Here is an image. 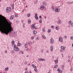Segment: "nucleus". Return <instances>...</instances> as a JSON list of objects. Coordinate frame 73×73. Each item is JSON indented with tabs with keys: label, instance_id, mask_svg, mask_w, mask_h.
<instances>
[{
	"label": "nucleus",
	"instance_id": "obj_1",
	"mask_svg": "<svg viewBox=\"0 0 73 73\" xmlns=\"http://www.w3.org/2000/svg\"><path fill=\"white\" fill-rule=\"evenodd\" d=\"M5 30L3 28L0 27V31H1L2 33H4L6 35H8V33H11V32H13V28L10 25H7L5 27Z\"/></svg>",
	"mask_w": 73,
	"mask_h": 73
},
{
	"label": "nucleus",
	"instance_id": "obj_2",
	"mask_svg": "<svg viewBox=\"0 0 73 73\" xmlns=\"http://www.w3.org/2000/svg\"><path fill=\"white\" fill-rule=\"evenodd\" d=\"M13 45L14 46V49L15 50H17V51H19V48H17L15 44H13Z\"/></svg>",
	"mask_w": 73,
	"mask_h": 73
},
{
	"label": "nucleus",
	"instance_id": "obj_3",
	"mask_svg": "<svg viewBox=\"0 0 73 73\" xmlns=\"http://www.w3.org/2000/svg\"><path fill=\"white\" fill-rule=\"evenodd\" d=\"M59 40L60 42H63V41H62V38L61 37H60L59 38Z\"/></svg>",
	"mask_w": 73,
	"mask_h": 73
},
{
	"label": "nucleus",
	"instance_id": "obj_4",
	"mask_svg": "<svg viewBox=\"0 0 73 73\" xmlns=\"http://www.w3.org/2000/svg\"><path fill=\"white\" fill-rule=\"evenodd\" d=\"M56 9L55 10V12H60V8H58L57 9L55 8Z\"/></svg>",
	"mask_w": 73,
	"mask_h": 73
},
{
	"label": "nucleus",
	"instance_id": "obj_5",
	"mask_svg": "<svg viewBox=\"0 0 73 73\" xmlns=\"http://www.w3.org/2000/svg\"><path fill=\"white\" fill-rule=\"evenodd\" d=\"M50 42L51 44H53L54 42V39L52 38H51L50 39Z\"/></svg>",
	"mask_w": 73,
	"mask_h": 73
},
{
	"label": "nucleus",
	"instance_id": "obj_6",
	"mask_svg": "<svg viewBox=\"0 0 73 73\" xmlns=\"http://www.w3.org/2000/svg\"><path fill=\"white\" fill-rule=\"evenodd\" d=\"M44 7H45L44 5H42L40 7V9H44Z\"/></svg>",
	"mask_w": 73,
	"mask_h": 73
},
{
	"label": "nucleus",
	"instance_id": "obj_7",
	"mask_svg": "<svg viewBox=\"0 0 73 73\" xmlns=\"http://www.w3.org/2000/svg\"><path fill=\"white\" fill-rule=\"evenodd\" d=\"M28 42H27L25 44V47L27 48L28 47Z\"/></svg>",
	"mask_w": 73,
	"mask_h": 73
},
{
	"label": "nucleus",
	"instance_id": "obj_8",
	"mask_svg": "<svg viewBox=\"0 0 73 73\" xmlns=\"http://www.w3.org/2000/svg\"><path fill=\"white\" fill-rule=\"evenodd\" d=\"M13 18H14V16H13V15H11L10 19H11V20H12Z\"/></svg>",
	"mask_w": 73,
	"mask_h": 73
},
{
	"label": "nucleus",
	"instance_id": "obj_9",
	"mask_svg": "<svg viewBox=\"0 0 73 73\" xmlns=\"http://www.w3.org/2000/svg\"><path fill=\"white\" fill-rule=\"evenodd\" d=\"M57 24L59 23V24H61V20L60 19H59V20L57 22Z\"/></svg>",
	"mask_w": 73,
	"mask_h": 73
},
{
	"label": "nucleus",
	"instance_id": "obj_10",
	"mask_svg": "<svg viewBox=\"0 0 73 73\" xmlns=\"http://www.w3.org/2000/svg\"><path fill=\"white\" fill-rule=\"evenodd\" d=\"M50 50L51 52H52V51H53V46H52L50 47Z\"/></svg>",
	"mask_w": 73,
	"mask_h": 73
},
{
	"label": "nucleus",
	"instance_id": "obj_11",
	"mask_svg": "<svg viewBox=\"0 0 73 73\" xmlns=\"http://www.w3.org/2000/svg\"><path fill=\"white\" fill-rule=\"evenodd\" d=\"M35 19H36V20H38V16H35Z\"/></svg>",
	"mask_w": 73,
	"mask_h": 73
},
{
	"label": "nucleus",
	"instance_id": "obj_12",
	"mask_svg": "<svg viewBox=\"0 0 73 73\" xmlns=\"http://www.w3.org/2000/svg\"><path fill=\"white\" fill-rule=\"evenodd\" d=\"M67 3L69 4H73V1L72 2H70V1H68L67 2Z\"/></svg>",
	"mask_w": 73,
	"mask_h": 73
},
{
	"label": "nucleus",
	"instance_id": "obj_13",
	"mask_svg": "<svg viewBox=\"0 0 73 73\" xmlns=\"http://www.w3.org/2000/svg\"><path fill=\"white\" fill-rule=\"evenodd\" d=\"M6 9V11L7 13H8V12H9V10H8V7H7Z\"/></svg>",
	"mask_w": 73,
	"mask_h": 73
},
{
	"label": "nucleus",
	"instance_id": "obj_14",
	"mask_svg": "<svg viewBox=\"0 0 73 73\" xmlns=\"http://www.w3.org/2000/svg\"><path fill=\"white\" fill-rule=\"evenodd\" d=\"M61 49H62V50H65V48H64V46H61Z\"/></svg>",
	"mask_w": 73,
	"mask_h": 73
},
{
	"label": "nucleus",
	"instance_id": "obj_15",
	"mask_svg": "<svg viewBox=\"0 0 73 73\" xmlns=\"http://www.w3.org/2000/svg\"><path fill=\"white\" fill-rule=\"evenodd\" d=\"M28 24H31V20L29 19L28 21Z\"/></svg>",
	"mask_w": 73,
	"mask_h": 73
},
{
	"label": "nucleus",
	"instance_id": "obj_16",
	"mask_svg": "<svg viewBox=\"0 0 73 73\" xmlns=\"http://www.w3.org/2000/svg\"><path fill=\"white\" fill-rule=\"evenodd\" d=\"M54 61H55V62H56V63H55V64L56 65V64H57L58 62V60H55Z\"/></svg>",
	"mask_w": 73,
	"mask_h": 73
},
{
	"label": "nucleus",
	"instance_id": "obj_17",
	"mask_svg": "<svg viewBox=\"0 0 73 73\" xmlns=\"http://www.w3.org/2000/svg\"><path fill=\"white\" fill-rule=\"evenodd\" d=\"M19 41L18 42V46H21V43H19Z\"/></svg>",
	"mask_w": 73,
	"mask_h": 73
},
{
	"label": "nucleus",
	"instance_id": "obj_18",
	"mask_svg": "<svg viewBox=\"0 0 73 73\" xmlns=\"http://www.w3.org/2000/svg\"><path fill=\"white\" fill-rule=\"evenodd\" d=\"M57 71L59 72H60L61 71V69H60V68H58V69H57Z\"/></svg>",
	"mask_w": 73,
	"mask_h": 73
},
{
	"label": "nucleus",
	"instance_id": "obj_19",
	"mask_svg": "<svg viewBox=\"0 0 73 73\" xmlns=\"http://www.w3.org/2000/svg\"><path fill=\"white\" fill-rule=\"evenodd\" d=\"M42 3L44 5H46V2L44 1Z\"/></svg>",
	"mask_w": 73,
	"mask_h": 73
},
{
	"label": "nucleus",
	"instance_id": "obj_20",
	"mask_svg": "<svg viewBox=\"0 0 73 73\" xmlns=\"http://www.w3.org/2000/svg\"><path fill=\"white\" fill-rule=\"evenodd\" d=\"M42 38H44V39H45L46 38V37L45 36L43 35H42Z\"/></svg>",
	"mask_w": 73,
	"mask_h": 73
},
{
	"label": "nucleus",
	"instance_id": "obj_21",
	"mask_svg": "<svg viewBox=\"0 0 73 73\" xmlns=\"http://www.w3.org/2000/svg\"><path fill=\"white\" fill-rule=\"evenodd\" d=\"M8 70H9L8 68H6L5 69V71H8Z\"/></svg>",
	"mask_w": 73,
	"mask_h": 73
},
{
	"label": "nucleus",
	"instance_id": "obj_22",
	"mask_svg": "<svg viewBox=\"0 0 73 73\" xmlns=\"http://www.w3.org/2000/svg\"><path fill=\"white\" fill-rule=\"evenodd\" d=\"M33 34L35 35L37 33V32L36 31H34L33 32Z\"/></svg>",
	"mask_w": 73,
	"mask_h": 73
},
{
	"label": "nucleus",
	"instance_id": "obj_23",
	"mask_svg": "<svg viewBox=\"0 0 73 73\" xmlns=\"http://www.w3.org/2000/svg\"><path fill=\"white\" fill-rule=\"evenodd\" d=\"M41 61H45V59L44 58H41Z\"/></svg>",
	"mask_w": 73,
	"mask_h": 73
},
{
	"label": "nucleus",
	"instance_id": "obj_24",
	"mask_svg": "<svg viewBox=\"0 0 73 73\" xmlns=\"http://www.w3.org/2000/svg\"><path fill=\"white\" fill-rule=\"evenodd\" d=\"M58 67V65H56L54 66V68H57Z\"/></svg>",
	"mask_w": 73,
	"mask_h": 73
},
{
	"label": "nucleus",
	"instance_id": "obj_25",
	"mask_svg": "<svg viewBox=\"0 0 73 73\" xmlns=\"http://www.w3.org/2000/svg\"><path fill=\"white\" fill-rule=\"evenodd\" d=\"M11 43L12 44H15V41L14 40H12V42H11Z\"/></svg>",
	"mask_w": 73,
	"mask_h": 73
},
{
	"label": "nucleus",
	"instance_id": "obj_26",
	"mask_svg": "<svg viewBox=\"0 0 73 73\" xmlns=\"http://www.w3.org/2000/svg\"><path fill=\"white\" fill-rule=\"evenodd\" d=\"M31 44V45H32V42L31 41H30L28 43V44Z\"/></svg>",
	"mask_w": 73,
	"mask_h": 73
},
{
	"label": "nucleus",
	"instance_id": "obj_27",
	"mask_svg": "<svg viewBox=\"0 0 73 73\" xmlns=\"http://www.w3.org/2000/svg\"><path fill=\"white\" fill-rule=\"evenodd\" d=\"M34 70L36 72H37V68H35Z\"/></svg>",
	"mask_w": 73,
	"mask_h": 73
},
{
	"label": "nucleus",
	"instance_id": "obj_28",
	"mask_svg": "<svg viewBox=\"0 0 73 73\" xmlns=\"http://www.w3.org/2000/svg\"><path fill=\"white\" fill-rule=\"evenodd\" d=\"M52 10L53 11H54V7L53 6H52Z\"/></svg>",
	"mask_w": 73,
	"mask_h": 73
},
{
	"label": "nucleus",
	"instance_id": "obj_29",
	"mask_svg": "<svg viewBox=\"0 0 73 73\" xmlns=\"http://www.w3.org/2000/svg\"><path fill=\"white\" fill-rule=\"evenodd\" d=\"M51 31L49 29H48V33H50V32Z\"/></svg>",
	"mask_w": 73,
	"mask_h": 73
},
{
	"label": "nucleus",
	"instance_id": "obj_30",
	"mask_svg": "<svg viewBox=\"0 0 73 73\" xmlns=\"http://www.w3.org/2000/svg\"><path fill=\"white\" fill-rule=\"evenodd\" d=\"M15 17H17L18 16V15H17V14H15Z\"/></svg>",
	"mask_w": 73,
	"mask_h": 73
},
{
	"label": "nucleus",
	"instance_id": "obj_31",
	"mask_svg": "<svg viewBox=\"0 0 73 73\" xmlns=\"http://www.w3.org/2000/svg\"><path fill=\"white\" fill-rule=\"evenodd\" d=\"M33 67L34 68H36V66H35V65L33 64Z\"/></svg>",
	"mask_w": 73,
	"mask_h": 73
},
{
	"label": "nucleus",
	"instance_id": "obj_32",
	"mask_svg": "<svg viewBox=\"0 0 73 73\" xmlns=\"http://www.w3.org/2000/svg\"><path fill=\"white\" fill-rule=\"evenodd\" d=\"M23 28H25V23H23Z\"/></svg>",
	"mask_w": 73,
	"mask_h": 73
},
{
	"label": "nucleus",
	"instance_id": "obj_33",
	"mask_svg": "<svg viewBox=\"0 0 73 73\" xmlns=\"http://www.w3.org/2000/svg\"><path fill=\"white\" fill-rule=\"evenodd\" d=\"M27 17H29V16H30V14H28L27 15Z\"/></svg>",
	"mask_w": 73,
	"mask_h": 73
},
{
	"label": "nucleus",
	"instance_id": "obj_34",
	"mask_svg": "<svg viewBox=\"0 0 73 73\" xmlns=\"http://www.w3.org/2000/svg\"><path fill=\"white\" fill-rule=\"evenodd\" d=\"M70 39L71 40H72L73 39V36H71L70 37Z\"/></svg>",
	"mask_w": 73,
	"mask_h": 73
},
{
	"label": "nucleus",
	"instance_id": "obj_35",
	"mask_svg": "<svg viewBox=\"0 0 73 73\" xmlns=\"http://www.w3.org/2000/svg\"><path fill=\"white\" fill-rule=\"evenodd\" d=\"M59 27H56V30H58V29Z\"/></svg>",
	"mask_w": 73,
	"mask_h": 73
},
{
	"label": "nucleus",
	"instance_id": "obj_36",
	"mask_svg": "<svg viewBox=\"0 0 73 73\" xmlns=\"http://www.w3.org/2000/svg\"><path fill=\"white\" fill-rule=\"evenodd\" d=\"M26 50L27 51H30V50L29 49H27Z\"/></svg>",
	"mask_w": 73,
	"mask_h": 73
},
{
	"label": "nucleus",
	"instance_id": "obj_37",
	"mask_svg": "<svg viewBox=\"0 0 73 73\" xmlns=\"http://www.w3.org/2000/svg\"><path fill=\"white\" fill-rule=\"evenodd\" d=\"M71 25L72 27H73V22H72Z\"/></svg>",
	"mask_w": 73,
	"mask_h": 73
},
{
	"label": "nucleus",
	"instance_id": "obj_38",
	"mask_svg": "<svg viewBox=\"0 0 73 73\" xmlns=\"http://www.w3.org/2000/svg\"><path fill=\"white\" fill-rule=\"evenodd\" d=\"M9 12H11V9L10 8H9Z\"/></svg>",
	"mask_w": 73,
	"mask_h": 73
},
{
	"label": "nucleus",
	"instance_id": "obj_39",
	"mask_svg": "<svg viewBox=\"0 0 73 73\" xmlns=\"http://www.w3.org/2000/svg\"><path fill=\"white\" fill-rule=\"evenodd\" d=\"M24 64H25V65H27V62L26 61L25 62Z\"/></svg>",
	"mask_w": 73,
	"mask_h": 73
},
{
	"label": "nucleus",
	"instance_id": "obj_40",
	"mask_svg": "<svg viewBox=\"0 0 73 73\" xmlns=\"http://www.w3.org/2000/svg\"><path fill=\"white\" fill-rule=\"evenodd\" d=\"M36 40H38V36L36 38Z\"/></svg>",
	"mask_w": 73,
	"mask_h": 73
},
{
	"label": "nucleus",
	"instance_id": "obj_41",
	"mask_svg": "<svg viewBox=\"0 0 73 73\" xmlns=\"http://www.w3.org/2000/svg\"><path fill=\"white\" fill-rule=\"evenodd\" d=\"M31 28L32 29H34V27L31 26Z\"/></svg>",
	"mask_w": 73,
	"mask_h": 73
},
{
	"label": "nucleus",
	"instance_id": "obj_42",
	"mask_svg": "<svg viewBox=\"0 0 73 73\" xmlns=\"http://www.w3.org/2000/svg\"><path fill=\"white\" fill-rule=\"evenodd\" d=\"M38 60H39V61H41V58H39L38 59Z\"/></svg>",
	"mask_w": 73,
	"mask_h": 73
},
{
	"label": "nucleus",
	"instance_id": "obj_43",
	"mask_svg": "<svg viewBox=\"0 0 73 73\" xmlns=\"http://www.w3.org/2000/svg\"><path fill=\"white\" fill-rule=\"evenodd\" d=\"M39 18H40V19H41V18H42V17H41V16L40 15L39 17Z\"/></svg>",
	"mask_w": 73,
	"mask_h": 73
},
{
	"label": "nucleus",
	"instance_id": "obj_44",
	"mask_svg": "<svg viewBox=\"0 0 73 73\" xmlns=\"http://www.w3.org/2000/svg\"><path fill=\"white\" fill-rule=\"evenodd\" d=\"M34 25H35L34 24H33L32 25H31V27H34Z\"/></svg>",
	"mask_w": 73,
	"mask_h": 73
},
{
	"label": "nucleus",
	"instance_id": "obj_45",
	"mask_svg": "<svg viewBox=\"0 0 73 73\" xmlns=\"http://www.w3.org/2000/svg\"><path fill=\"white\" fill-rule=\"evenodd\" d=\"M31 40H33V38H34V37H32L31 38Z\"/></svg>",
	"mask_w": 73,
	"mask_h": 73
},
{
	"label": "nucleus",
	"instance_id": "obj_46",
	"mask_svg": "<svg viewBox=\"0 0 73 73\" xmlns=\"http://www.w3.org/2000/svg\"><path fill=\"white\" fill-rule=\"evenodd\" d=\"M64 65H62V69H64Z\"/></svg>",
	"mask_w": 73,
	"mask_h": 73
},
{
	"label": "nucleus",
	"instance_id": "obj_47",
	"mask_svg": "<svg viewBox=\"0 0 73 73\" xmlns=\"http://www.w3.org/2000/svg\"><path fill=\"white\" fill-rule=\"evenodd\" d=\"M68 23L69 24H71V22L69 21L68 22Z\"/></svg>",
	"mask_w": 73,
	"mask_h": 73
},
{
	"label": "nucleus",
	"instance_id": "obj_48",
	"mask_svg": "<svg viewBox=\"0 0 73 73\" xmlns=\"http://www.w3.org/2000/svg\"><path fill=\"white\" fill-rule=\"evenodd\" d=\"M22 54H23V52L22 51H21Z\"/></svg>",
	"mask_w": 73,
	"mask_h": 73
},
{
	"label": "nucleus",
	"instance_id": "obj_49",
	"mask_svg": "<svg viewBox=\"0 0 73 73\" xmlns=\"http://www.w3.org/2000/svg\"><path fill=\"white\" fill-rule=\"evenodd\" d=\"M9 24L10 25H12V23L11 22H9Z\"/></svg>",
	"mask_w": 73,
	"mask_h": 73
},
{
	"label": "nucleus",
	"instance_id": "obj_50",
	"mask_svg": "<svg viewBox=\"0 0 73 73\" xmlns=\"http://www.w3.org/2000/svg\"><path fill=\"white\" fill-rule=\"evenodd\" d=\"M51 28H53V29L54 28V26H51Z\"/></svg>",
	"mask_w": 73,
	"mask_h": 73
},
{
	"label": "nucleus",
	"instance_id": "obj_51",
	"mask_svg": "<svg viewBox=\"0 0 73 73\" xmlns=\"http://www.w3.org/2000/svg\"><path fill=\"white\" fill-rule=\"evenodd\" d=\"M35 16H37V13L35 14Z\"/></svg>",
	"mask_w": 73,
	"mask_h": 73
},
{
	"label": "nucleus",
	"instance_id": "obj_52",
	"mask_svg": "<svg viewBox=\"0 0 73 73\" xmlns=\"http://www.w3.org/2000/svg\"><path fill=\"white\" fill-rule=\"evenodd\" d=\"M5 52L6 53H7V50H6L5 51Z\"/></svg>",
	"mask_w": 73,
	"mask_h": 73
},
{
	"label": "nucleus",
	"instance_id": "obj_53",
	"mask_svg": "<svg viewBox=\"0 0 73 73\" xmlns=\"http://www.w3.org/2000/svg\"><path fill=\"white\" fill-rule=\"evenodd\" d=\"M39 22L40 23H42V21H39Z\"/></svg>",
	"mask_w": 73,
	"mask_h": 73
},
{
	"label": "nucleus",
	"instance_id": "obj_54",
	"mask_svg": "<svg viewBox=\"0 0 73 73\" xmlns=\"http://www.w3.org/2000/svg\"><path fill=\"white\" fill-rule=\"evenodd\" d=\"M21 51H19V54H20L21 53Z\"/></svg>",
	"mask_w": 73,
	"mask_h": 73
},
{
	"label": "nucleus",
	"instance_id": "obj_55",
	"mask_svg": "<svg viewBox=\"0 0 73 73\" xmlns=\"http://www.w3.org/2000/svg\"><path fill=\"white\" fill-rule=\"evenodd\" d=\"M64 38H65L66 39V35H65V36H64Z\"/></svg>",
	"mask_w": 73,
	"mask_h": 73
},
{
	"label": "nucleus",
	"instance_id": "obj_56",
	"mask_svg": "<svg viewBox=\"0 0 73 73\" xmlns=\"http://www.w3.org/2000/svg\"><path fill=\"white\" fill-rule=\"evenodd\" d=\"M34 28L35 29H37V28L35 26H34Z\"/></svg>",
	"mask_w": 73,
	"mask_h": 73
},
{
	"label": "nucleus",
	"instance_id": "obj_57",
	"mask_svg": "<svg viewBox=\"0 0 73 73\" xmlns=\"http://www.w3.org/2000/svg\"><path fill=\"white\" fill-rule=\"evenodd\" d=\"M14 7V4H13V8Z\"/></svg>",
	"mask_w": 73,
	"mask_h": 73
},
{
	"label": "nucleus",
	"instance_id": "obj_58",
	"mask_svg": "<svg viewBox=\"0 0 73 73\" xmlns=\"http://www.w3.org/2000/svg\"><path fill=\"white\" fill-rule=\"evenodd\" d=\"M60 52H62V50H60Z\"/></svg>",
	"mask_w": 73,
	"mask_h": 73
},
{
	"label": "nucleus",
	"instance_id": "obj_59",
	"mask_svg": "<svg viewBox=\"0 0 73 73\" xmlns=\"http://www.w3.org/2000/svg\"><path fill=\"white\" fill-rule=\"evenodd\" d=\"M43 51H44V50H41V52H42H42H43Z\"/></svg>",
	"mask_w": 73,
	"mask_h": 73
},
{
	"label": "nucleus",
	"instance_id": "obj_60",
	"mask_svg": "<svg viewBox=\"0 0 73 73\" xmlns=\"http://www.w3.org/2000/svg\"><path fill=\"white\" fill-rule=\"evenodd\" d=\"M70 70H71V71L73 70V69H72V68H71V69H70Z\"/></svg>",
	"mask_w": 73,
	"mask_h": 73
},
{
	"label": "nucleus",
	"instance_id": "obj_61",
	"mask_svg": "<svg viewBox=\"0 0 73 73\" xmlns=\"http://www.w3.org/2000/svg\"><path fill=\"white\" fill-rule=\"evenodd\" d=\"M11 63L12 64V63H14V62H13V61H12L11 62Z\"/></svg>",
	"mask_w": 73,
	"mask_h": 73
},
{
	"label": "nucleus",
	"instance_id": "obj_62",
	"mask_svg": "<svg viewBox=\"0 0 73 73\" xmlns=\"http://www.w3.org/2000/svg\"><path fill=\"white\" fill-rule=\"evenodd\" d=\"M11 52H12V53H13V50H11Z\"/></svg>",
	"mask_w": 73,
	"mask_h": 73
},
{
	"label": "nucleus",
	"instance_id": "obj_63",
	"mask_svg": "<svg viewBox=\"0 0 73 73\" xmlns=\"http://www.w3.org/2000/svg\"><path fill=\"white\" fill-rule=\"evenodd\" d=\"M29 73H32V72H29Z\"/></svg>",
	"mask_w": 73,
	"mask_h": 73
},
{
	"label": "nucleus",
	"instance_id": "obj_64",
	"mask_svg": "<svg viewBox=\"0 0 73 73\" xmlns=\"http://www.w3.org/2000/svg\"><path fill=\"white\" fill-rule=\"evenodd\" d=\"M72 46L73 47V44H72Z\"/></svg>",
	"mask_w": 73,
	"mask_h": 73
}]
</instances>
